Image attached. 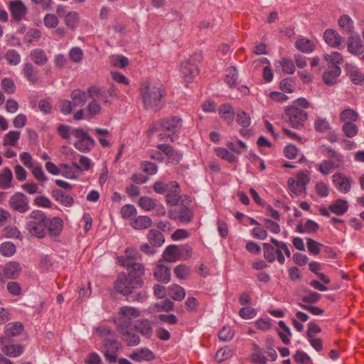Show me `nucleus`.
Instances as JSON below:
<instances>
[{"mask_svg": "<svg viewBox=\"0 0 364 364\" xmlns=\"http://www.w3.org/2000/svg\"><path fill=\"white\" fill-rule=\"evenodd\" d=\"M323 154L328 158V161L331 163L335 169L343 166L345 163L344 156L341 153L336 152L330 147L323 146Z\"/></svg>", "mask_w": 364, "mask_h": 364, "instance_id": "obj_16", "label": "nucleus"}, {"mask_svg": "<svg viewBox=\"0 0 364 364\" xmlns=\"http://www.w3.org/2000/svg\"><path fill=\"white\" fill-rule=\"evenodd\" d=\"M34 178L41 183H46L48 181V178L46 176L41 165L37 162L32 166L30 169Z\"/></svg>", "mask_w": 364, "mask_h": 364, "instance_id": "obj_49", "label": "nucleus"}, {"mask_svg": "<svg viewBox=\"0 0 364 364\" xmlns=\"http://www.w3.org/2000/svg\"><path fill=\"white\" fill-rule=\"evenodd\" d=\"M21 272V266L19 262L11 261L6 263L3 268V274L7 279H16Z\"/></svg>", "mask_w": 364, "mask_h": 364, "instance_id": "obj_21", "label": "nucleus"}, {"mask_svg": "<svg viewBox=\"0 0 364 364\" xmlns=\"http://www.w3.org/2000/svg\"><path fill=\"white\" fill-rule=\"evenodd\" d=\"M218 114L228 124L233 122L235 112L231 105L228 103L221 105L218 108Z\"/></svg>", "mask_w": 364, "mask_h": 364, "instance_id": "obj_31", "label": "nucleus"}, {"mask_svg": "<svg viewBox=\"0 0 364 364\" xmlns=\"http://www.w3.org/2000/svg\"><path fill=\"white\" fill-rule=\"evenodd\" d=\"M63 227V220L59 217L48 218L47 232L52 236H58L60 234Z\"/></svg>", "mask_w": 364, "mask_h": 364, "instance_id": "obj_30", "label": "nucleus"}, {"mask_svg": "<svg viewBox=\"0 0 364 364\" xmlns=\"http://www.w3.org/2000/svg\"><path fill=\"white\" fill-rule=\"evenodd\" d=\"M358 113L350 108L345 109L340 113V120L343 124L355 122L358 120Z\"/></svg>", "mask_w": 364, "mask_h": 364, "instance_id": "obj_42", "label": "nucleus"}, {"mask_svg": "<svg viewBox=\"0 0 364 364\" xmlns=\"http://www.w3.org/2000/svg\"><path fill=\"white\" fill-rule=\"evenodd\" d=\"M9 205L11 209L21 213L27 212L29 208L27 196L20 192H16L10 197Z\"/></svg>", "mask_w": 364, "mask_h": 364, "instance_id": "obj_9", "label": "nucleus"}, {"mask_svg": "<svg viewBox=\"0 0 364 364\" xmlns=\"http://www.w3.org/2000/svg\"><path fill=\"white\" fill-rule=\"evenodd\" d=\"M71 96L74 105L81 107L85 105L88 93L86 94L81 90H75L72 92Z\"/></svg>", "mask_w": 364, "mask_h": 364, "instance_id": "obj_48", "label": "nucleus"}, {"mask_svg": "<svg viewBox=\"0 0 364 364\" xmlns=\"http://www.w3.org/2000/svg\"><path fill=\"white\" fill-rule=\"evenodd\" d=\"M118 331L122 334L123 341L127 343L128 346H134L139 343V337L134 332L132 327H131V328H126L124 331Z\"/></svg>", "mask_w": 364, "mask_h": 364, "instance_id": "obj_33", "label": "nucleus"}, {"mask_svg": "<svg viewBox=\"0 0 364 364\" xmlns=\"http://www.w3.org/2000/svg\"><path fill=\"white\" fill-rule=\"evenodd\" d=\"M9 10L12 17L20 21L26 14V7L21 0L11 1L9 4Z\"/></svg>", "mask_w": 364, "mask_h": 364, "instance_id": "obj_22", "label": "nucleus"}, {"mask_svg": "<svg viewBox=\"0 0 364 364\" xmlns=\"http://www.w3.org/2000/svg\"><path fill=\"white\" fill-rule=\"evenodd\" d=\"M157 148L166 156L168 163L177 164L183 157L181 152L173 149L168 144H161L157 146Z\"/></svg>", "mask_w": 364, "mask_h": 364, "instance_id": "obj_15", "label": "nucleus"}, {"mask_svg": "<svg viewBox=\"0 0 364 364\" xmlns=\"http://www.w3.org/2000/svg\"><path fill=\"white\" fill-rule=\"evenodd\" d=\"M73 136L75 139L73 146L80 152H89L94 146V140L82 129H75Z\"/></svg>", "mask_w": 364, "mask_h": 364, "instance_id": "obj_7", "label": "nucleus"}, {"mask_svg": "<svg viewBox=\"0 0 364 364\" xmlns=\"http://www.w3.org/2000/svg\"><path fill=\"white\" fill-rule=\"evenodd\" d=\"M1 87L4 92L13 95L16 90L14 80L10 77H4L1 81Z\"/></svg>", "mask_w": 364, "mask_h": 364, "instance_id": "obj_50", "label": "nucleus"}, {"mask_svg": "<svg viewBox=\"0 0 364 364\" xmlns=\"http://www.w3.org/2000/svg\"><path fill=\"white\" fill-rule=\"evenodd\" d=\"M350 80L355 85L364 84V75L355 66H349L347 70Z\"/></svg>", "mask_w": 364, "mask_h": 364, "instance_id": "obj_39", "label": "nucleus"}, {"mask_svg": "<svg viewBox=\"0 0 364 364\" xmlns=\"http://www.w3.org/2000/svg\"><path fill=\"white\" fill-rule=\"evenodd\" d=\"M31 60L38 65H44L48 62V57L42 49L33 50L30 53Z\"/></svg>", "mask_w": 364, "mask_h": 364, "instance_id": "obj_41", "label": "nucleus"}, {"mask_svg": "<svg viewBox=\"0 0 364 364\" xmlns=\"http://www.w3.org/2000/svg\"><path fill=\"white\" fill-rule=\"evenodd\" d=\"M136 328L138 331L146 337H149L151 335L152 327L150 322L146 319L141 320L139 323L136 326Z\"/></svg>", "mask_w": 364, "mask_h": 364, "instance_id": "obj_63", "label": "nucleus"}, {"mask_svg": "<svg viewBox=\"0 0 364 364\" xmlns=\"http://www.w3.org/2000/svg\"><path fill=\"white\" fill-rule=\"evenodd\" d=\"M318 229V225L309 219L304 223H299L296 226V230L300 233L314 232Z\"/></svg>", "mask_w": 364, "mask_h": 364, "instance_id": "obj_43", "label": "nucleus"}, {"mask_svg": "<svg viewBox=\"0 0 364 364\" xmlns=\"http://www.w3.org/2000/svg\"><path fill=\"white\" fill-rule=\"evenodd\" d=\"M169 185L171 187V189L173 188V190L171 191L169 189V191H168V192L166 196V201L170 205H176L178 203L181 199L179 186L176 181H171Z\"/></svg>", "mask_w": 364, "mask_h": 364, "instance_id": "obj_26", "label": "nucleus"}, {"mask_svg": "<svg viewBox=\"0 0 364 364\" xmlns=\"http://www.w3.org/2000/svg\"><path fill=\"white\" fill-rule=\"evenodd\" d=\"M156 280L163 283H168L171 279L170 269L162 264H158L154 271Z\"/></svg>", "mask_w": 364, "mask_h": 364, "instance_id": "obj_29", "label": "nucleus"}, {"mask_svg": "<svg viewBox=\"0 0 364 364\" xmlns=\"http://www.w3.org/2000/svg\"><path fill=\"white\" fill-rule=\"evenodd\" d=\"M5 58L11 65H17L21 62V55L14 49L8 50L5 54Z\"/></svg>", "mask_w": 364, "mask_h": 364, "instance_id": "obj_59", "label": "nucleus"}, {"mask_svg": "<svg viewBox=\"0 0 364 364\" xmlns=\"http://www.w3.org/2000/svg\"><path fill=\"white\" fill-rule=\"evenodd\" d=\"M48 218L38 210L32 211L27 218L26 230L34 237L43 238L47 232Z\"/></svg>", "mask_w": 364, "mask_h": 364, "instance_id": "obj_3", "label": "nucleus"}, {"mask_svg": "<svg viewBox=\"0 0 364 364\" xmlns=\"http://www.w3.org/2000/svg\"><path fill=\"white\" fill-rule=\"evenodd\" d=\"M60 167V175L68 179L75 180L80 176V169L76 161H72L71 165L62 163Z\"/></svg>", "mask_w": 364, "mask_h": 364, "instance_id": "obj_14", "label": "nucleus"}, {"mask_svg": "<svg viewBox=\"0 0 364 364\" xmlns=\"http://www.w3.org/2000/svg\"><path fill=\"white\" fill-rule=\"evenodd\" d=\"M347 49L349 53L364 59V46L359 36L351 37L348 39Z\"/></svg>", "mask_w": 364, "mask_h": 364, "instance_id": "obj_18", "label": "nucleus"}, {"mask_svg": "<svg viewBox=\"0 0 364 364\" xmlns=\"http://www.w3.org/2000/svg\"><path fill=\"white\" fill-rule=\"evenodd\" d=\"M20 135L21 133L18 131H10L9 133L5 134L4 137V145L12 146H16L20 139Z\"/></svg>", "mask_w": 364, "mask_h": 364, "instance_id": "obj_52", "label": "nucleus"}, {"mask_svg": "<svg viewBox=\"0 0 364 364\" xmlns=\"http://www.w3.org/2000/svg\"><path fill=\"white\" fill-rule=\"evenodd\" d=\"M140 316V311L134 307L124 306L119 308L114 318L117 331H124L132 327V321Z\"/></svg>", "mask_w": 364, "mask_h": 364, "instance_id": "obj_5", "label": "nucleus"}, {"mask_svg": "<svg viewBox=\"0 0 364 364\" xmlns=\"http://www.w3.org/2000/svg\"><path fill=\"white\" fill-rule=\"evenodd\" d=\"M141 253L133 247H127L125 250L124 255L117 257V264L122 267H129L131 263L136 262L141 259Z\"/></svg>", "mask_w": 364, "mask_h": 364, "instance_id": "obj_13", "label": "nucleus"}, {"mask_svg": "<svg viewBox=\"0 0 364 364\" xmlns=\"http://www.w3.org/2000/svg\"><path fill=\"white\" fill-rule=\"evenodd\" d=\"M310 180L309 172L306 170H302L299 171L295 177L289 178L287 184L292 193L299 196L306 191V186L309 183Z\"/></svg>", "mask_w": 364, "mask_h": 364, "instance_id": "obj_6", "label": "nucleus"}, {"mask_svg": "<svg viewBox=\"0 0 364 364\" xmlns=\"http://www.w3.org/2000/svg\"><path fill=\"white\" fill-rule=\"evenodd\" d=\"M52 196L57 202L65 207H71L74 203L73 198L61 190H53Z\"/></svg>", "mask_w": 364, "mask_h": 364, "instance_id": "obj_28", "label": "nucleus"}, {"mask_svg": "<svg viewBox=\"0 0 364 364\" xmlns=\"http://www.w3.org/2000/svg\"><path fill=\"white\" fill-rule=\"evenodd\" d=\"M315 191L321 198H326L329 195V184L324 181H318L315 184Z\"/></svg>", "mask_w": 364, "mask_h": 364, "instance_id": "obj_60", "label": "nucleus"}, {"mask_svg": "<svg viewBox=\"0 0 364 364\" xmlns=\"http://www.w3.org/2000/svg\"><path fill=\"white\" fill-rule=\"evenodd\" d=\"M109 63L114 67L124 68L128 65L129 60L124 55H114L110 56Z\"/></svg>", "mask_w": 364, "mask_h": 364, "instance_id": "obj_56", "label": "nucleus"}, {"mask_svg": "<svg viewBox=\"0 0 364 364\" xmlns=\"http://www.w3.org/2000/svg\"><path fill=\"white\" fill-rule=\"evenodd\" d=\"M16 251L15 245L6 241L0 245V254L4 257H10L13 256Z\"/></svg>", "mask_w": 364, "mask_h": 364, "instance_id": "obj_54", "label": "nucleus"}, {"mask_svg": "<svg viewBox=\"0 0 364 364\" xmlns=\"http://www.w3.org/2000/svg\"><path fill=\"white\" fill-rule=\"evenodd\" d=\"M13 173L9 168H4L0 173V188L7 189L11 187Z\"/></svg>", "mask_w": 364, "mask_h": 364, "instance_id": "obj_38", "label": "nucleus"}, {"mask_svg": "<svg viewBox=\"0 0 364 364\" xmlns=\"http://www.w3.org/2000/svg\"><path fill=\"white\" fill-rule=\"evenodd\" d=\"M323 60L328 65V70L324 72L323 80L327 85H333L341 72L338 65L343 62V56L340 53L335 51L330 54H324Z\"/></svg>", "mask_w": 364, "mask_h": 364, "instance_id": "obj_4", "label": "nucleus"}, {"mask_svg": "<svg viewBox=\"0 0 364 364\" xmlns=\"http://www.w3.org/2000/svg\"><path fill=\"white\" fill-rule=\"evenodd\" d=\"M87 92L89 97H94V99L97 100L98 102H102L105 104L110 102L109 98L111 97L109 96L105 89L92 86L88 88Z\"/></svg>", "mask_w": 364, "mask_h": 364, "instance_id": "obj_24", "label": "nucleus"}, {"mask_svg": "<svg viewBox=\"0 0 364 364\" xmlns=\"http://www.w3.org/2000/svg\"><path fill=\"white\" fill-rule=\"evenodd\" d=\"M338 25L343 32L350 33L353 28V21L349 16L343 15L338 20Z\"/></svg>", "mask_w": 364, "mask_h": 364, "instance_id": "obj_57", "label": "nucleus"}, {"mask_svg": "<svg viewBox=\"0 0 364 364\" xmlns=\"http://www.w3.org/2000/svg\"><path fill=\"white\" fill-rule=\"evenodd\" d=\"M279 326L282 330V331H279V336L282 341V342L285 345H288L290 343L289 337L291 336V333L290 328L286 325L284 321H279L278 323Z\"/></svg>", "mask_w": 364, "mask_h": 364, "instance_id": "obj_55", "label": "nucleus"}, {"mask_svg": "<svg viewBox=\"0 0 364 364\" xmlns=\"http://www.w3.org/2000/svg\"><path fill=\"white\" fill-rule=\"evenodd\" d=\"M286 117L291 127L296 129H301L307 119V113L296 106H291L286 109Z\"/></svg>", "mask_w": 364, "mask_h": 364, "instance_id": "obj_8", "label": "nucleus"}, {"mask_svg": "<svg viewBox=\"0 0 364 364\" xmlns=\"http://www.w3.org/2000/svg\"><path fill=\"white\" fill-rule=\"evenodd\" d=\"M161 126L163 129L175 133L181 129L182 119L178 117H171L161 120Z\"/></svg>", "mask_w": 364, "mask_h": 364, "instance_id": "obj_19", "label": "nucleus"}, {"mask_svg": "<svg viewBox=\"0 0 364 364\" xmlns=\"http://www.w3.org/2000/svg\"><path fill=\"white\" fill-rule=\"evenodd\" d=\"M105 357L110 363L115 362L117 360V351L118 344L114 340L107 339L105 341Z\"/></svg>", "mask_w": 364, "mask_h": 364, "instance_id": "obj_23", "label": "nucleus"}, {"mask_svg": "<svg viewBox=\"0 0 364 364\" xmlns=\"http://www.w3.org/2000/svg\"><path fill=\"white\" fill-rule=\"evenodd\" d=\"M152 224L151 219L148 216H139L136 218L132 223L133 228L136 230H142L149 228Z\"/></svg>", "mask_w": 364, "mask_h": 364, "instance_id": "obj_46", "label": "nucleus"}, {"mask_svg": "<svg viewBox=\"0 0 364 364\" xmlns=\"http://www.w3.org/2000/svg\"><path fill=\"white\" fill-rule=\"evenodd\" d=\"M325 42L333 48H339L342 43V37L333 29H327L323 33Z\"/></svg>", "mask_w": 364, "mask_h": 364, "instance_id": "obj_25", "label": "nucleus"}, {"mask_svg": "<svg viewBox=\"0 0 364 364\" xmlns=\"http://www.w3.org/2000/svg\"><path fill=\"white\" fill-rule=\"evenodd\" d=\"M332 183L338 192L346 194L351 190L353 179L343 173H336L332 176Z\"/></svg>", "mask_w": 364, "mask_h": 364, "instance_id": "obj_11", "label": "nucleus"}, {"mask_svg": "<svg viewBox=\"0 0 364 364\" xmlns=\"http://www.w3.org/2000/svg\"><path fill=\"white\" fill-rule=\"evenodd\" d=\"M176 215L173 218H178L180 221L183 223H189L192 220L193 213V211L186 206L181 207L176 213Z\"/></svg>", "mask_w": 364, "mask_h": 364, "instance_id": "obj_51", "label": "nucleus"}, {"mask_svg": "<svg viewBox=\"0 0 364 364\" xmlns=\"http://www.w3.org/2000/svg\"><path fill=\"white\" fill-rule=\"evenodd\" d=\"M79 20V14L76 11L68 12L65 16V23L70 29L77 28Z\"/></svg>", "mask_w": 364, "mask_h": 364, "instance_id": "obj_53", "label": "nucleus"}, {"mask_svg": "<svg viewBox=\"0 0 364 364\" xmlns=\"http://www.w3.org/2000/svg\"><path fill=\"white\" fill-rule=\"evenodd\" d=\"M328 210L337 215H343L348 210V203L344 199H337L328 206Z\"/></svg>", "mask_w": 364, "mask_h": 364, "instance_id": "obj_27", "label": "nucleus"}, {"mask_svg": "<svg viewBox=\"0 0 364 364\" xmlns=\"http://www.w3.org/2000/svg\"><path fill=\"white\" fill-rule=\"evenodd\" d=\"M163 257L171 262L179 260V247L174 245L168 246L164 252Z\"/></svg>", "mask_w": 364, "mask_h": 364, "instance_id": "obj_40", "label": "nucleus"}, {"mask_svg": "<svg viewBox=\"0 0 364 364\" xmlns=\"http://www.w3.org/2000/svg\"><path fill=\"white\" fill-rule=\"evenodd\" d=\"M271 242L276 246L277 249L275 251L276 253V259L281 264H283L285 262V258L284 254L289 257L291 256V252L287 247V245L283 242H280L275 238H272Z\"/></svg>", "mask_w": 364, "mask_h": 364, "instance_id": "obj_20", "label": "nucleus"}, {"mask_svg": "<svg viewBox=\"0 0 364 364\" xmlns=\"http://www.w3.org/2000/svg\"><path fill=\"white\" fill-rule=\"evenodd\" d=\"M139 205L145 211H151L156 207V200L147 197H141L139 200Z\"/></svg>", "mask_w": 364, "mask_h": 364, "instance_id": "obj_58", "label": "nucleus"}, {"mask_svg": "<svg viewBox=\"0 0 364 364\" xmlns=\"http://www.w3.org/2000/svg\"><path fill=\"white\" fill-rule=\"evenodd\" d=\"M129 358L136 362L142 360H152L154 359V355L151 350L148 348H141L139 350L133 352Z\"/></svg>", "mask_w": 364, "mask_h": 364, "instance_id": "obj_32", "label": "nucleus"}, {"mask_svg": "<svg viewBox=\"0 0 364 364\" xmlns=\"http://www.w3.org/2000/svg\"><path fill=\"white\" fill-rule=\"evenodd\" d=\"M316 169L323 176H328L333 173L335 168L328 159L323 160L319 164L317 165Z\"/></svg>", "mask_w": 364, "mask_h": 364, "instance_id": "obj_62", "label": "nucleus"}, {"mask_svg": "<svg viewBox=\"0 0 364 364\" xmlns=\"http://www.w3.org/2000/svg\"><path fill=\"white\" fill-rule=\"evenodd\" d=\"M295 47L301 52L310 53L314 50L315 43L306 38H299L295 42Z\"/></svg>", "mask_w": 364, "mask_h": 364, "instance_id": "obj_35", "label": "nucleus"}, {"mask_svg": "<svg viewBox=\"0 0 364 364\" xmlns=\"http://www.w3.org/2000/svg\"><path fill=\"white\" fill-rule=\"evenodd\" d=\"M237 77L238 74L235 68L230 67L225 70V82L229 87L232 88L235 86L237 82Z\"/></svg>", "mask_w": 364, "mask_h": 364, "instance_id": "obj_47", "label": "nucleus"}, {"mask_svg": "<svg viewBox=\"0 0 364 364\" xmlns=\"http://www.w3.org/2000/svg\"><path fill=\"white\" fill-rule=\"evenodd\" d=\"M142 284L143 282L140 278H132L125 274H120L114 283V288L118 292L127 296L129 301H142L147 297L146 292L136 291Z\"/></svg>", "mask_w": 364, "mask_h": 364, "instance_id": "obj_1", "label": "nucleus"}, {"mask_svg": "<svg viewBox=\"0 0 364 364\" xmlns=\"http://www.w3.org/2000/svg\"><path fill=\"white\" fill-rule=\"evenodd\" d=\"M233 355V351L231 348L225 347L219 349L215 353V360L218 363H221L230 358Z\"/></svg>", "mask_w": 364, "mask_h": 364, "instance_id": "obj_64", "label": "nucleus"}, {"mask_svg": "<svg viewBox=\"0 0 364 364\" xmlns=\"http://www.w3.org/2000/svg\"><path fill=\"white\" fill-rule=\"evenodd\" d=\"M164 92V87L160 82H144L141 84L140 95L146 109H159Z\"/></svg>", "mask_w": 364, "mask_h": 364, "instance_id": "obj_2", "label": "nucleus"}, {"mask_svg": "<svg viewBox=\"0 0 364 364\" xmlns=\"http://www.w3.org/2000/svg\"><path fill=\"white\" fill-rule=\"evenodd\" d=\"M146 237L148 242L156 248L161 247L165 242L164 236L157 230H150Z\"/></svg>", "mask_w": 364, "mask_h": 364, "instance_id": "obj_34", "label": "nucleus"}, {"mask_svg": "<svg viewBox=\"0 0 364 364\" xmlns=\"http://www.w3.org/2000/svg\"><path fill=\"white\" fill-rule=\"evenodd\" d=\"M23 330V326L20 322H11L4 327V333L7 337L19 336Z\"/></svg>", "mask_w": 364, "mask_h": 364, "instance_id": "obj_37", "label": "nucleus"}, {"mask_svg": "<svg viewBox=\"0 0 364 364\" xmlns=\"http://www.w3.org/2000/svg\"><path fill=\"white\" fill-rule=\"evenodd\" d=\"M168 294L174 300L181 301L184 299L186 293L183 287L174 284L168 287Z\"/></svg>", "mask_w": 364, "mask_h": 364, "instance_id": "obj_44", "label": "nucleus"}, {"mask_svg": "<svg viewBox=\"0 0 364 364\" xmlns=\"http://www.w3.org/2000/svg\"><path fill=\"white\" fill-rule=\"evenodd\" d=\"M1 351L9 357L16 358L24 352V348L20 344H9L3 346Z\"/></svg>", "mask_w": 364, "mask_h": 364, "instance_id": "obj_36", "label": "nucleus"}, {"mask_svg": "<svg viewBox=\"0 0 364 364\" xmlns=\"http://www.w3.org/2000/svg\"><path fill=\"white\" fill-rule=\"evenodd\" d=\"M128 270V276L132 278H140L144 274V265L141 263L133 262L129 267H125Z\"/></svg>", "mask_w": 364, "mask_h": 364, "instance_id": "obj_45", "label": "nucleus"}, {"mask_svg": "<svg viewBox=\"0 0 364 364\" xmlns=\"http://www.w3.org/2000/svg\"><path fill=\"white\" fill-rule=\"evenodd\" d=\"M21 74L30 84L33 85L39 81L38 70L30 63L23 65Z\"/></svg>", "mask_w": 364, "mask_h": 364, "instance_id": "obj_17", "label": "nucleus"}, {"mask_svg": "<svg viewBox=\"0 0 364 364\" xmlns=\"http://www.w3.org/2000/svg\"><path fill=\"white\" fill-rule=\"evenodd\" d=\"M180 71L186 82H191L198 74V66L193 58L183 61L180 66Z\"/></svg>", "mask_w": 364, "mask_h": 364, "instance_id": "obj_10", "label": "nucleus"}, {"mask_svg": "<svg viewBox=\"0 0 364 364\" xmlns=\"http://www.w3.org/2000/svg\"><path fill=\"white\" fill-rule=\"evenodd\" d=\"M235 119L238 126L240 127V134L245 136L250 137V116L248 112H246L241 109H237L235 112Z\"/></svg>", "mask_w": 364, "mask_h": 364, "instance_id": "obj_12", "label": "nucleus"}, {"mask_svg": "<svg viewBox=\"0 0 364 364\" xmlns=\"http://www.w3.org/2000/svg\"><path fill=\"white\" fill-rule=\"evenodd\" d=\"M343 134L348 138H353L358 134V127L353 122L344 123L342 126Z\"/></svg>", "mask_w": 364, "mask_h": 364, "instance_id": "obj_61", "label": "nucleus"}]
</instances>
